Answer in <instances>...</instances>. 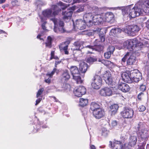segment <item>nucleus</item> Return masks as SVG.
I'll list each match as a JSON object with an SVG mask.
<instances>
[{"instance_id": "obj_1", "label": "nucleus", "mask_w": 149, "mask_h": 149, "mask_svg": "<svg viewBox=\"0 0 149 149\" xmlns=\"http://www.w3.org/2000/svg\"><path fill=\"white\" fill-rule=\"evenodd\" d=\"M149 5L147 1L146 0L139 1L136 3L134 7L132 8L131 12V18H133L139 15H143L145 12L144 8L146 4Z\"/></svg>"}, {"instance_id": "obj_2", "label": "nucleus", "mask_w": 149, "mask_h": 149, "mask_svg": "<svg viewBox=\"0 0 149 149\" xmlns=\"http://www.w3.org/2000/svg\"><path fill=\"white\" fill-rule=\"evenodd\" d=\"M61 11V9L56 5H52L51 8H48L44 10L42 14L45 18H49L57 15L59 11Z\"/></svg>"}, {"instance_id": "obj_3", "label": "nucleus", "mask_w": 149, "mask_h": 149, "mask_svg": "<svg viewBox=\"0 0 149 149\" xmlns=\"http://www.w3.org/2000/svg\"><path fill=\"white\" fill-rule=\"evenodd\" d=\"M124 137V136L120 137V141L116 140H114L113 142L110 141L109 145L111 146L112 149H129L130 146L129 143L125 144L123 147L122 146V143L124 142L127 139L125 137Z\"/></svg>"}, {"instance_id": "obj_4", "label": "nucleus", "mask_w": 149, "mask_h": 149, "mask_svg": "<svg viewBox=\"0 0 149 149\" xmlns=\"http://www.w3.org/2000/svg\"><path fill=\"white\" fill-rule=\"evenodd\" d=\"M131 54L132 53L133 57L134 54H137V55H139V52L138 51L145 45H144L143 42L139 41L136 38L131 39Z\"/></svg>"}, {"instance_id": "obj_5", "label": "nucleus", "mask_w": 149, "mask_h": 149, "mask_svg": "<svg viewBox=\"0 0 149 149\" xmlns=\"http://www.w3.org/2000/svg\"><path fill=\"white\" fill-rule=\"evenodd\" d=\"M90 12L85 14L83 16V19L84 21L87 23V26L90 27L92 26V22L93 21V16L96 14V11L98 10V8L96 6L92 7Z\"/></svg>"}, {"instance_id": "obj_6", "label": "nucleus", "mask_w": 149, "mask_h": 149, "mask_svg": "<svg viewBox=\"0 0 149 149\" xmlns=\"http://www.w3.org/2000/svg\"><path fill=\"white\" fill-rule=\"evenodd\" d=\"M58 6L61 9L63 10L62 15L63 16V19L64 20L68 19L70 18L73 13V11L71 9H67V10L64 11V10L67 8L66 5H65L61 2H59L58 3ZM72 9V10H74Z\"/></svg>"}, {"instance_id": "obj_7", "label": "nucleus", "mask_w": 149, "mask_h": 149, "mask_svg": "<svg viewBox=\"0 0 149 149\" xmlns=\"http://www.w3.org/2000/svg\"><path fill=\"white\" fill-rule=\"evenodd\" d=\"M70 70L73 78L76 81L77 83H82V81L79 76V72L78 68L75 66H72L70 67Z\"/></svg>"}, {"instance_id": "obj_8", "label": "nucleus", "mask_w": 149, "mask_h": 149, "mask_svg": "<svg viewBox=\"0 0 149 149\" xmlns=\"http://www.w3.org/2000/svg\"><path fill=\"white\" fill-rule=\"evenodd\" d=\"M130 25H128L126 27V28H125L123 31H124L125 33H126L129 36L130 35ZM122 30L119 28H115L112 29L110 31L109 34L110 35L115 36L117 34L119 33L122 32Z\"/></svg>"}, {"instance_id": "obj_9", "label": "nucleus", "mask_w": 149, "mask_h": 149, "mask_svg": "<svg viewBox=\"0 0 149 149\" xmlns=\"http://www.w3.org/2000/svg\"><path fill=\"white\" fill-rule=\"evenodd\" d=\"M91 86L94 89H98L100 87L102 83V79L98 75H95L93 79Z\"/></svg>"}, {"instance_id": "obj_10", "label": "nucleus", "mask_w": 149, "mask_h": 149, "mask_svg": "<svg viewBox=\"0 0 149 149\" xmlns=\"http://www.w3.org/2000/svg\"><path fill=\"white\" fill-rule=\"evenodd\" d=\"M99 11L100 9L98 8V10L96 11V14H94L93 16V21L92 22V25L93 24L94 25H98L104 20V19L103 18V16L102 14H98Z\"/></svg>"}, {"instance_id": "obj_11", "label": "nucleus", "mask_w": 149, "mask_h": 149, "mask_svg": "<svg viewBox=\"0 0 149 149\" xmlns=\"http://www.w3.org/2000/svg\"><path fill=\"white\" fill-rule=\"evenodd\" d=\"M86 24H87V23L86 21L81 19L77 20L75 23L73 22V25L74 27L81 30L86 28Z\"/></svg>"}, {"instance_id": "obj_12", "label": "nucleus", "mask_w": 149, "mask_h": 149, "mask_svg": "<svg viewBox=\"0 0 149 149\" xmlns=\"http://www.w3.org/2000/svg\"><path fill=\"white\" fill-rule=\"evenodd\" d=\"M84 43V42L80 41H76L74 43L73 45L75 48L73 49V53L75 56H78L75 54L76 53L74 52L75 51H77V53L80 52V50L84 47L83 46Z\"/></svg>"}, {"instance_id": "obj_13", "label": "nucleus", "mask_w": 149, "mask_h": 149, "mask_svg": "<svg viewBox=\"0 0 149 149\" xmlns=\"http://www.w3.org/2000/svg\"><path fill=\"white\" fill-rule=\"evenodd\" d=\"M103 79L106 83L109 85H111L113 82V79L109 71H106L103 74Z\"/></svg>"}, {"instance_id": "obj_14", "label": "nucleus", "mask_w": 149, "mask_h": 149, "mask_svg": "<svg viewBox=\"0 0 149 149\" xmlns=\"http://www.w3.org/2000/svg\"><path fill=\"white\" fill-rule=\"evenodd\" d=\"M97 40L96 39L94 42V45L93 46L90 45H87L86 47L90 49H92L93 51L95 50L98 52H100L102 51L104 49L103 46L100 45H97Z\"/></svg>"}, {"instance_id": "obj_15", "label": "nucleus", "mask_w": 149, "mask_h": 149, "mask_svg": "<svg viewBox=\"0 0 149 149\" xmlns=\"http://www.w3.org/2000/svg\"><path fill=\"white\" fill-rule=\"evenodd\" d=\"M100 93L102 96H110L112 95V91L111 88L105 87L100 91Z\"/></svg>"}, {"instance_id": "obj_16", "label": "nucleus", "mask_w": 149, "mask_h": 149, "mask_svg": "<svg viewBox=\"0 0 149 149\" xmlns=\"http://www.w3.org/2000/svg\"><path fill=\"white\" fill-rule=\"evenodd\" d=\"M118 89L123 92H128L130 90L129 86L127 84L121 83L118 85Z\"/></svg>"}, {"instance_id": "obj_17", "label": "nucleus", "mask_w": 149, "mask_h": 149, "mask_svg": "<svg viewBox=\"0 0 149 149\" xmlns=\"http://www.w3.org/2000/svg\"><path fill=\"white\" fill-rule=\"evenodd\" d=\"M94 116L96 118L100 119L104 116V111L101 109L96 110L93 112Z\"/></svg>"}, {"instance_id": "obj_18", "label": "nucleus", "mask_w": 149, "mask_h": 149, "mask_svg": "<svg viewBox=\"0 0 149 149\" xmlns=\"http://www.w3.org/2000/svg\"><path fill=\"white\" fill-rule=\"evenodd\" d=\"M130 110L127 107L125 108L124 110L121 112L122 116L125 118H130Z\"/></svg>"}, {"instance_id": "obj_19", "label": "nucleus", "mask_w": 149, "mask_h": 149, "mask_svg": "<svg viewBox=\"0 0 149 149\" xmlns=\"http://www.w3.org/2000/svg\"><path fill=\"white\" fill-rule=\"evenodd\" d=\"M140 30L139 26L137 25H131V36H134L136 35V33Z\"/></svg>"}, {"instance_id": "obj_20", "label": "nucleus", "mask_w": 149, "mask_h": 149, "mask_svg": "<svg viewBox=\"0 0 149 149\" xmlns=\"http://www.w3.org/2000/svg\"><path fill=\"white\" fill-rule=\"evenodd\" d=\"M113 15L112 13H107L105 15L104 17V21L109 22L113 19Z\"/></svg>"}, {"instance_id": "obj_21", "label": "nucleus", "mask_w": 149, "mask_h": 149, "mask_svg": "<svg viewBox=\"0 0 149 149\" xmlns=\"http://www.w3.org/2000/svg\"><path fill=\"white\" fill-rule=\"evenodd\" d=\"M117 8L122 10L123 15L128 14V12H130V5H129L126 7H118Z\"/></svg>"}, {"instance_id": "obj_22", "label": "nucleus", "mask_w": 149, "mask_h": 149, "mask_svg": "<svg viewBox=\"0 0 149 149\" xmlns=\"http://www.w3.org/2000/svg\"><path fill=\"white\" fill-rule=\"evenodd\" d=\"M88 65L86 63L82 62L79 65V70L82 73H85L88 68Z\"/></svg>"}, {"instance_id": "obj_23", "label": "nucleus", "mask_w": 149, "mask_h": 149, "mask_svg": "<svg viewBox=\"0 0 149 149\" xmlns=\"http://www.w3.org/2000/svg\"><path fill=\"white\" fill-rule=\"evenodd\" d=\"M142 79V76L141 73L140 72H138L135 75L134 78H132V79H131V83L134 82H138Z\"/></svg>"}, {"instance_id": "obj_24", "label": "nucleus", "mask_w": 149, "mask_h": 149, "mask_svg": "<svg viewBox=\"0 0 149 149\" xmlns=\"http://www.w3.org/2000/svg\"><path fill=\"white\" fill-rule=\"evenodd\" d=\"M141 138L145 140L149 137V131L145 130H142L140 132Z\"/></svg>"}, {"instance_id": "obj_25", "label": "nucleus", "mask_w": 149, "mask_h": 149, "mask_svg": "<svg viewBox=\"0 0 149 149\" xmlns=\"http://www.w3.org/2000/svg\"><path fill=\"white\" fill-rule=\"evenodd\" d=\"M54 22V26H64V23L63 21L53 18L51 19Z\"/></svg>"}, {"instance_id": "obj_26", "label": "nucleus", "mask_w": 149, "mask_h": 149, "mask_svg": "<svg viewBox=\"0 0 149 149\" xmlns=\"http://www.w3.org/2000/svg\"><path fill=\"white\" fill-rule=\"evenodd\" d=\"M99 109H101L100 105L95 102L91 103L90 105V109L93 112Z\"/></svg>"}, {"instance_id": "obj_27", "label": "nucleus", "mask_w": 149, "mask_h": 149, "mask_svg": "<svg viewBox=\"0 0 149 149\" xmlns=\"http://www.w3.org/2000/svg\"><path fill=\"white\" fill-rule=\"evenodd\" d=\"M112 115H115L117 112L118 106L117 104H114L111 106L110 107Z\"/></svg>"}, {"instance_id": "obj_28", "label": "nucleus", "mask_w": 149, "mask_h": 149, "mask_svg": "<svg viewBox=\"0 0 149 149\" xmlns=\"http://www.w3.org/2000/svg\"><path fill=\"white\" fill-rule=\"evenodd\" d=\"M54 30L55 32L59 33H63L65 31L63 26H54Z\"/></svg>"}, {"instance_id": "obj_29", "label": "nucleus", "mask_w": 149, "mask_h": 149, "mask_svg": "<svg viewBox=\"0 0 149 149\" xmlns=\"http://www.w3.org/2000/svg\"><path fill=\"white\" fill-rule=\"evenodd\" d=\"M79 105L81 107H84L86 106L88 103V100L86 99L80 98Z\"/></svg>"}, {"instance_id": "obj_30", "label": "nucleus", "mask_w": 149, "mask_h": 149, "mask_svg": "<svg viewBox=\"0 0 149 149\" xmlns=\"http://www.w3.org/2000/svg\"><path fill=\"white\" fill-rule=\"evenodd\" d=\"M52 38L50 36L47 37L46 42H45L46 47L49 48H51L52 46Z\"/></svg>"}, {"instance_id": "obj_31", "label": "nucleus", "mask_w": 149, "mask_h": 149, "mask_svg": "<svg viewBox=\"0 0 149 149\" xmlns=\"http://www.w3.org/2000/svg\"><path fill=\"white\" fill-rule=\"evenodd\" d=\"M97 61V57L94 56L88 58L86 60L87 62L90 64H92L94 62H96Z\"/></svg>"}, {"instance_id": "obj_32", "label": "nucleus", "mask_w": 149, "mask_h": 149, "mask_svg": "<svg viewBox=\"0 0 149 149\" xmlns=\"http://www.w3.org/2000/svg\"><path fill=\"white\" fill-rule=\"evenodd\" d=\"M78 90L80 91V93L81 94V96L85 94L86 93V89L83 86H79L77 87Z\"/></svg>"}, {"instance_id": "obj_33", "label": "nucleus", "mask_w": 149, "mask_h": 149, "mask_svg": "<svg viewBox=\"0 0 149 149\" xmlns=\"http://www.w3.org/2000/svg\"><path fill=\"white\" fill-rule=\"evenodd\" d=\"M102 63L105 65L107 66H113L114 65L113 62L107 60H102Z\"/></svg>"}, {"instance_id": "obj_34", "label": "nucleus", "mask_w": 149, "mask_h": 149, "mask_svg": "<svg viewBox=\"0 0 149 149\" xmlns=\"http://www.w3.org/2000/svg\"><path fill=\"white\" fill-rule=\"evenodd\" d=\"M62 76L63 78L65 80H68L70 78V75L68 72L67 70H65L64 72L62 74Z\"/></svg>"}, {"instance_id": "obj_35", "label": "nucleus", "mask_w": 149, "mask_h": 149, "mask_svg": "<svg viewBox=\"0 0 149 149\" xmlns=\"http://www.w3.org/2000/svg\"><path fill=\"white\" fill-rule=\"evenodd\" d=\"M46 4V3L40 0H37L35 2V5L38 8H39L40 9V7L43 6Z\"/></svg>"}, {"instance_id": "obj_36", "label": "nucleus", "mask_w": 149, "mask_h": 149, "mask_svg": "<svg viewBox=\"0 0 149 149\" xmlns=\"http://www.w3.org/2000/svg\"><path fill=\"white\" fill-rule=\"evenodd\" d=\"M137 141V137L136 136H131V146H135L136 144Z\"/></svg>"}, {"instance_id": "obj_37", "label": "nucleus", "mask_w": 149, "mask_h": 149, "mask_svg": "<svg viewBox=\"0 0 149 149\" xmlns=\"http://www.w3.org/2000/svg\"><path fill=\"white\" fill-rule=\"evenodd\" d=\"M130 40L125 41L123 43V45L124 48H126L127 49H130Z\"/></svg>"}, {"instance_id": "obj_38", "label": "nucleus", "mask_w": 149, "mask_h": 149, "mask_svg": "<svg viewBox=\"0 0 149 149\" xmlns=\"http://www.w3.org/2000/svg\"><path fill=\"white\" fill-rule=\"evenodd\" d=\"M59 48L60 49H63L64 53L65 54H68L69 52L68 50V45H66L65 46H63V45L60 46Z\"/></svg>"}, {"instance_id": "obj_39", "label": "nucleus", "mask_w": 149, "mask_h": 149, "mask_svg": "<svg viewBox=\"0 0 149 149\" xmlns=\"http://www.w3.org/2000/svg\"><path fill=\"white\" fill-rule=\"evenodd\" d=\"M109 133V131L105 128H103L102 129V136L106 137L107 136Z\"/></svg>"}, {"instance_id": "obj_40", "label": "nucleus", "mask_w": 149, "mask_h": 149, "mask_svg": "<svg viewBox=\"0 0 149 149\" xmlns=\"http://www.w3.org/2000/svg\"><path fill=\"white\" fill-rule=\"evenodd\" d=\"M139 72L137 69H135L132 70L131 68V79L132 78H134L137 73Z\"/></svg>"}, {"instance_id": "obj_41", "label": "nucleus", "mask_w": 149, "mask_h": 149, "mask_svg": "<svg viewBox=\"0 0 149 149\" xmlns=\"http://www.w3.org/2000/svg\"><path fill=\"white\" fill-rule=\"evenodd\" d=\"M77 87L75 88L74 90L73 93L74 95L77 97H80L81 96V94L80 93V91H79Z\"/></svg>"}, {"instance_id": "obj_42", "label": "nucleus", "mask_w": 149, "mask_h": 149, "mask_svg": "<svg viewBox=\"0 0 149 149\" xmlns=\"http://www.w3.org/2000/svg\"><path fill=\"white\" fill-rule=\"evenodd\" d=\"M122 77L123 79L124 80H129V79L130 80V76L128 75V74L126 72H124L122 73Z\"/></svg>"}, {"instance_id": "obj_43", "label": "nucleus", "mask_w": 149, "mask_h": 149, "mask_svg": "<svg viewBox=\"0 0 149 149\" xmlns=\"http://www.w3.org/2000/svg\"><path fill=\"white\" fill-rule=\"evenodd\" d=\"M130 52H127L126 54L125 55L124 57L122 58V64H123V63H125L126 61H127V60L129 56V55L130 54Z\"/></svg>"}, {"instance_id": "obj_44", "label": "nucleus", "mask_w": 149, "mask_h": 149, "mask_svg": "<svg viewBox=\"0 0 149 149\" xmlns=\"http://www.w3.org/2000/svg\"><path fill=\"white\" fill-rule=\"evenodd\" d=\"M115 50V47L112 46H109L107 49V51L113 54Z\"/></svg>"}, {"instance_id": "obj_45", "label": "nucleus", "mask_w": 149, "mask_h": 149, "mask_svg": "<svg viewBox=\"0 0 149 149\" xmlns=\"http://www.w3.org/2000/svg\"><path fill=\"white\" fill-rule=\"evenodd\" d=\"M40 18L41 19V21L42 22H44L42 23V29L44 30H46V27L45 26V25L46 24V23L47 22L46 21H45L44 19H43V18L42 17H40Z\"/></svg>"}, {"instance_id": "obj_46", "label": "nucleus", "mask_w": 149, "mask_h": 149, "mask_svg": "<svg viewBox=\"0 0 149 149\" xmlns=\"http://www.w3.org/2000/svg\"><path fill=\"white\" fill-rule=\"evenodd\" d=\"M99 36L100 38L101 41L103 42L105 41V38L104 37V34L102 32L100 31L99 33Z\"/></svg>"}, {"instance_id": "obj_47", "label": "nucleus", "mask_w": 149, "mask_h": 149, "mask_svg": "<svg viewBox=\"0 0 149 149\" xmlns=\"http://www.w3.org/2000/svg\"><path fill=\"white\" fill-rule=\"evenodd\" d=\"M112 54L111 52L107 51V52L104 53V56L107 59H109L111 57V54Z\"/></svg>"}, {"instance_id": "obj_48", "label": "nucleus", "mask_w": 149, "mask_h": 149, "mask_svg": "<svg viewBox=\"0 0 149 149\" xmlns=\"http://www.w3.org/2000/svg\"><path fill=\"white\" fill-rule=\"evenodd\" d=\"M44 89L43 88L39 89L37 94L36 97H39L42 93Z\"/></svg>"}, {"instance_id": "obj_49", "label": "nucleus", "mask_w": 149, "mask_h": 149, "mask_svg": "<svg viewBox=\"0 0 149 149\" xmlns=\"http://www.w3.org/2000/svg\"><path fill=\"white\" fill-rule=\"evenodd\" d=\"M11 4L13 6H19L18 1L16 0L12 1L11 2Z\"/></svg>"}, {"instance_id": "obj_50", "label": "nucleus", "mask_w": 149, "mask_h": 149, "mask_svg": "<svg viewBox=\"0 0 149 149\" xmlns=\"http://www.w3.org/2000/svg\"><path fill=\"white\" fill-rule=\"evenodd\" d=\"M146 89V87L145 85L143 84L141 85L140 87V89L141 91L142 92H143L145 91Z\"/></svg>"}, {"instance_id": "obj_51", "label": "nucleus", "mask_w": 149, "mask_h": 149, "mask_svg": "<svg viewBox=\"0 0 149 149\" xmlns=\"http://www.w3.org/2000/svg\"><path fill=\"white\" fill-rule=\"evenodd\" d=\"M146 107L143 105L140 106L138 108L139 111L141 112L143 111L146 110Z\"/></svg>"}, {"instance_id": "obj_52", "label": "nucleus", "mask_w": 149, "mask_h": 149, "mask_svg": "<svg viewBox=\"0 0 149 149\" xmlns=\"http://www.w3.org/2000/svg\"><path fill=\"white\" fill-rule=\"evenodd\" d=\"M56 71V69L55 68H54L52 72L50 73L47 74V75H48V76H49V77H51L54 74Z\"/></svg>"}, {"instance_id": "obj_53", "label": "nucleus", "mask_w": 149, "mask_h": 149, "mask_svg": "<svg viewBox=\"0 0 149 149\" xmlns=\"http://www.w3.org/2000/svg\"><path fill=\"white\" fill-rule=\"evenodd\" d=\"M87 32V33H84V34L87 35L89 36H91L93 35V33L91 32H90L89 31L86 30V31H84V32Z\"/></svg>"}, {"instance_id": "obj_54", "label": "nucleus", "mask_w": 149, "mask_h": 149, "mask_svg": "<svg viewBox=\"0 0 149 149\" xmlns=\"http://www.w3.org/2000/svg\"><path fill=\"white\" fill-rule=\"evenodd\" d=\"M146 142L144 141L141 144V145L140 146V147L139 149H145L144 147L146 144Z\"/></svg>"}, {"instance_id": "obj_55", "label": "nucleus", "mask_w": 149, "mask_h": 149, "mask_svg": "<svg viewBox=\"0 0 149 149\" xmlns=\"http://www.w3.org/2000/svg\"><path fill=\"white\" fill-rule=\"evenodd\" d=\"M42 99V97H40L36 101V103L35 105H37L41 101Z\"/></svg>"}, {"instance_id": "obj_56", "label": "nucleus", "mask_w": 149, "mask_h": 149, "mask_svg": "<svg viewBox=\"0 0 149 149\" xmlns=\"http://www.w3.org/2000/svg\"><path fill=\"white\" fill-rule=\"evenodd\" d=\"M111 125L113 127L117 125V122L116 120H114L111 123Z\"/></svg>"}, {"instance_id": "obj_57", "label": "nucleus", "mask_w": 149, "mask_h": 149, "mask_svg": "<svg viewBox=\"0 0 149 149\" xmlns=\"http://www.w3.org/2000/svg\"><path fill=\"white\" fill-rule=\"evenodd\" d=\"M54 51H52L51 53V57L50 59H53V58L54 56Z\"/></svg>"}, {"instance_id": "obj_58", "label": "nucleus", "mask_w": 149, "mask_h": 149, "mask_svg": "<svg viewBox=\"0 0 149 149\" xmlns=\"http://www.w3.org/2000/svg\"><path fill=\"white\" fill-rule=\"evenodd\" d=\"M130 56H129L127 60V64L128 65H130Z\"/></svg>"}, {"instance_id": "obj_59", "label": "nucleus", "mask_w": 149, "mask_h": 149, "mask_svg": "<svg viewBox=\"0 0 149 149\" xmlns=\"http://www.w3.org/2000/svg\"><path fill=\"white\" fill-rule=\"evenodd\" d=\"M50 77H49V78L45 80V82L48 84H49L51 82V79L50 78Z\"/></svg>"}, {"instance_id": "obj_60", "label": "nucleus", "mask_w": 149, "mask_h": 149, "mask_svg": "<svg viewBox=\"0 0 149 149\" xmlns=\"http://www.w3.org/2000/svg\"><path fill=\"white\" fill-rule=\"evenodd\" d=\"M83 9H84V7H83L82 8L81 7L80 8L78 9L77 11L78 12H80L81 11H83Z\"/></svg>"}, {"instance_id": "obj_61", "label": "nucleus", "mask_w": 149, "mask_h": 149, "mask_svg": "<svg viewBox=\"0 0 149 149\" xmlns=\"http://www.w3.org/2000/svg\"><path fill=\"white\" fill-rule=\"evenodd\" d=\"M41 36V35L40 34H38L37 37V38L38 39H39L40 40H43V38H40V37Z\"/></svg>"}, {"instance_id": "obj_62", "label": "nucleus", "mask_w": 149, "mask_h": 149, "mask_svg": "<svg viewBox=\"0 0 149 149\" xmlns=\"http://www.w3.org/2000/svg\"><path fill=\"white\" fill-rule=\"evenodd\" d=\"M146 26L147 28L149 27V20H148L147 22L146 23Z\"/></svg>"}, {"instance_id": "obj_63", "label": "nucleus", "mask_w": 149, "mask_h": 149, "mask_svg": "<svg viewBox=\"0 0 149 149\" xmlns=\"http://www.w3.org/2000/svg\"><path fill=\"white\" fill-rule=\"evenodd\" d=\"M142 94L143 95V93L142 92H141L139 94V95H138V99H141V97H140V96Z\"/></svg>"}, {"instance_id": "obj_64", "label": "nucleus", "mask_w": 149, "mask_h": 149, "mask_svg": "<svg viewBox=\"0 0 149 149\" xmlns=\"http://www.w3.org/2000/svg\"><path fill=\"white\" fill-rule=\"evenodd\" d=\"M62 1H63L67 3H70L71 2L72 0H62Z\"/></svg>"}]
</instances>
